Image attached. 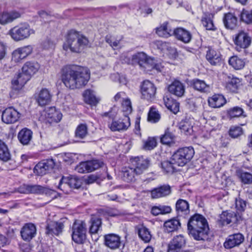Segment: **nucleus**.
Segmentation results:
<instances>
[{
	"instance_id": "59",
	"label": "nucleus",
	"mask_w": 252,
	"mask_h": 252,
	"mask_svg": "<svg viewBox=\"0 0 252 252\" xmlns=\"http://www.w3.org/2000/svg\"><path fill=\"white\" fill-rule=\"evenodd\" d=\"M157 146V141L154 138H149L145 142L144 148L146 150H151Z\"/></svg>"
},
{
	"instance_id": "61",
	"label": "nucleus",
	"mask_w": 252,
	"mask_h": 252,
	"mask_svg": "<svg viewBox=\"0 0 252 252\" xmlns=\"http://www.w3.org/2000/svg\"><path fill=\"white\" fill-rule=\"evenodd\" d=\"M188 108L191 111H195L198 108L197 99H190L187 104Z\"/></svg>"
},
{
	"instance_id": "12",
	"label": "nucleus",
	"mask_w": 252,
	"mask_h": 252,
	"mask_svg": "<svg viewBox=\"0 0 252 252\" xmlns=\"http://www.w3.org/2000/svg\"><path fill=\"white\" fill-rule=\"evenodd\" d=\"M82 185L81 179L76 175H70L68 177H63L61 179L58 188L61 190L64 191L66 186L70 188L79 189Z\"/></svg>"
},
{
	"instance_id": "14",
	"label": "nucleus",
	"mask_w": 252,
	"mask_h": 252,
	"mask_svg": "<svg viewBox=\"0 0 252 252\" xmlns=\"http://www.w3.org/2000/svg\"><path fill=\"white\" fill-rule=\"evenodd\" d=\"M104 244L107 247L111 250L118 249L121 246H124L121 237L115 233H109L105 235L104 236Z\"/></svg>"
},
{
	"instance_id": "4",
	"label": "nucleus",
	"mask_w": 252,
	"mask_h": 252,
	"mask_svg": "<svg viewBox=\"0 0 252 252\" xmlns=\"http://www.w3.org/2000/svg\"><path fill=\"white\" fill-rule=\"evenodd\" d=\"M89 43L88 38L74 30L68 32L66 37V45L63 46L64 49L68 47L72 52L80 53Z\"/></svg>"
},
{
	"instance_id": "31",
	"label": "nucleus",
	"mask_w": 252,
	"mask_h": 252,
	"mask_svg": "<svg viewBox=\"0 0 252 252\" xmlns=\"http://www.w3.org/2000/svg\"><path fill=\"white\" fill-rule=\"evenodd\" d=\"M136 172L132 167H125L122 170V178L126 182H133L139 175Z\"/></svg>"
},
{
	"instance_id": "6",
	"label": "nucleus",
	"mask_w": 252,
	"mask_h": 252,
	"mask_svg": "<svg viewBox=\"0 0 252 252\" xmlns=\"http://www.w3.org/2000/svg\"><path fill=\"white\" fill-rule=\"evenodd\" d=\"M117 114L116 108H111L110 111L101 114L102 117L108 118L112 122L108 125L110 129L113 131L126 130L130 126L129 118L126 116L123 119L115 120Z\"/></svg>"
},
{
	"instance_id": "21",
	"label": "nucleus",
	"mask_w": 252,
	"mask_h": 252,
	"mask_svg": "<svg viewBox=\"0 0 252 252\" xmlns=\"http://www.w3.org/2000/svg\"><path fill=\"white\" fill-rule=\"evenodd\" d=\"M244 240V235L237 233L229 235L226 239L223 246L225 248L230 249L239 246Z\"/></svg>"
},
{
	"instance_id": "7",
	"label": "nucleus",
	"mask_w": 252,
	"mask_h": 252,
	"mask_svg": "<svg viewBox=\"0 0 252 252\" xmlns=\"http://www.w3.org/2000/svg\"><path fill=\"white\" fill-rule=\"evenodd\" d=\"M194 154V151L192 147H184L175 152L172 156L171 159L174 163L182 167L192 159Z\"/></svg>"
},
{
	"instance_id": "46",
	"label": "nucleus",
	"mask_w": 252,
	"mask_h": 252,
	"mask_svg": "<svg viewBox=\"0 0 252 252\" xmlns=\"http://www.w3.org/2000/svg\"><path fill=\"white\" fill-rule=\"evenodd\" d=\"M228 63L229 65L232 66L234 69L237 70L243 68L245 64L243 60L236 56H232L230 58Z\"/></svg>"
},
{
	"instance_id": "55",
	"label": "nucleus",
	"mask_w": 252,
	"mask_h": 252,
	"mask_svg": "<svg viewBox=\"0 0 252 252\" xmlns=\"http://www.w3.org/2000/svg\"><path fill=\"white\" fill-rule=\"evenodd\" d=\"M246 202L240 197L235 198V208L239 213L241 214L244 212L246 207Z\"/></svg>"
},
{
	"instance_id": "19",
	"label": "nucleus",
	"mask_w": 252,
	"mask_h": 252,
	"mask_svg": "<svg viewBox=\"0 0 252 252\" xmlns=\"http://www.w3.org/2000/svg\"><path fill=\"white\" fill-rule=\"evenodd\" d=\"M36 227L32 223L24 224L20 231L22 238L25 241L30 242L36 234Z\"/></svg>"
},
{
	"instance_id": "18",
	"label": "nucleus",
	"mask_w": 252,
	"mask_h": 252,
	"mask_svg": "<svg viewBox=\"0 0 252 252\" xmlns=\"http://www.w3.org/2000/svg\"><path fill=\"white\" fill-rule=\"evenodd\" d=\"M132 167L138 175L142 174L150 165V160L143 157H137L130 159Z\"/></svg>"
},
{
	"instance_id": "5",
	"label": "nucleus",
	"mask_w": 252,
	"mask_h": 252,
	"mask_svg": "<svg viewBox=\"0 0 252 252\" xmlns=\"http://www.w3.org/2000/svg\"><path fill=\"white\" fill-rule=\"evenodd\" d=\"M156 33L160 36L167 37L173 34L178 40L185 43H189L192 35L188 30L183 28H177L172 31L169 29L167 23H164L160 27L157 28Z\"/></svg>"
},
{
	"instance_id": "15",
	"label": "nucleus",
	"mask_w": 252,
	"mask_h": 252,
	"mask_svg": "<svg viewBox=\"0 0 252 252\" xmlns=\"http://www.w3.org/2000/svg\"><path fill=\"white\" fill-rule=\"evenodd\" d=\"M157 89L151 82L146 80L141 86L142 98L148 100H152L155 98Z\"/></svg>"
},
{
	"instance_id": "13",
	"label": "nucleus",
	"mask_w": 252,
	"mask_h": 252,
	"mask_svg": "<svg viewBox=\"0 0 252 252\" xmlns=\"http://www.w3.org/2000/svg\"><path fill=\"white\" fill-rule=\"evenodd\" d=\"M55 165V161L52 158L43 160L35 165L34 172L39 176H43L52 171Z\"/></svg>"
},
{
	"instance_id": "64",
	"label": "nucleus",
	"mask_w": 252,
	"mask_h": 252,
	"mask_svg": "<svg viewBox=\"0 0 252 252\" xmlns=\"http://www.w3.org/2000/svg\"><path fill=\"white\" fill-rule=\"evenodd\" d=\"M168 109L174 114H176L179 111V103L176 101L171 104V105L168 106Z\"/></svg>"
},
{
	"instance_id": "2",
	"label": "nucleus",
	"mask_w": 252,
	"mask_h": 252,
	"mask_svg": "<svg viewBox=\"0 0 252 252\" xmlns=\"http://www.w3.org/2000/svg\"><path fill=\"white\" fill-rule=\"evenodd\" d=\"M209 230L207 221L201 215L195 214L188 220L189 234L196 240H204L207 239Z\"/></svg>"
},
{
	"instance_id": "25",
	"label": "nucleus",
	"mask_w": 252,
	"mask_h": 252,
	"mask_svg": "<svg viewBox=\"0 0 252 252\" xmlns=\"http://www.w3.org/2000/svg\"><path fill=\"white\" fill-rule=\"evenodd\" d=\"M168 91L178 97H182L185 93V85L181 81L175 80L168 87Z\"/></svg>"
},
{
	"instance_id": "20",
	"label": "nucleus",
	"mask_w": 252,
	"mask_h": 252,
	"mask_svg": "<svg viewBox=\"0 0 252 252\" xmlns=\"http://www.w3.org/2000/svg\"><path fill=\"white\" fill-rule=\"evenodd\" d=\"M19 117L20 113L13 107H10L3 111L1 119L4 123L9 124L16 122Z\"/></svg>"
},
{
	"instance_id": "50",
	"label": "nucleus",
	"mask_w": 252,
	"mask_h": 252,
	"mask_svg": "<svg viewBox=\"0 0 252 252\" xmlns=\"http://www.w3.org/2000/svg\"><path fill=\"white\" fill-rule=\"evenodd\" d=\"M89 172L94 171L101 167L104 163L102 161L97 159H93L86 161Z\"/></svg>"
},
{
	"instance_id": "30",
	"label": "nucleus",
	"mask_w": 252,
	"mask_h": 252,
	"mask_svg": "<svg viewBox=\"0 0 252 252\" xmlns=\"http://www.w3.org/2000/svg\"><path fill=\"white\" fill-rule=\"evenodd\" d=\"M191 86L195 90L203 93L210 92V85L207 84L204 80L195 78L190 81Z\"/></svg>"
},
{
	"instance_id": "17",
	"label": "nucleus",
	"mask_w": 252,
	"mask_h": 252,
	"mask_svg": "<svg viewBox=\"0 0 252 252\" xmlns=\"http://www.w3.org/2000/svg\"><path fill=\"white\" fill-rule=\"evenodd\" d=\"M152 63V58L148 56L144 52H138L132 56L131 63L138 64L141 68L147 69Z\"/></svg>"
},
{
	"instance_id": "16",
	"label": "nucleus",
	"mask_w": 252,
	"mask_h": 252,
	"mask_svg": "<svg viewBox=\"0 0 252 252\" xmlns=\"http://www.w3.org/2000/svg\"><path fill=\"white\" fill-rule=\"evenodd\" d=\"M186 244V240L183 235H176L169 242L167 252H179Z\"/></svg>"
},
{
	"instance_id": "47",
	"label": "nucleus",
	"mask_w": 252,
	"mask_h": 252,
	"mask_svg": "<svg viewBox=\"0 0 252 252\" xmlns=\"http://www.w3.org/2000/svg\"><path fill=\"white\" fill-rule=\"evenodd\" d=\"M171 210V208L169 206L159 205L153 207L151 212L153 215L158 216L159 214L170 213Z\"/></svg>"
},
{
	"instance_id": "3",
	"label": "nucleus",
	"mask_w": 252,
	"mask_h": 252,
	"mask_svg": "<svg viewBox=\"0 0 252 252\" xmlns=\"http://www.w3.org/2000/svg\"><path fill=\"white\" fill-rule=\"evenodd\" d=\"M39 68V65L36 62H28L22 68V72L18 75L16 79L13 80L12 85L13 89H20L28 81L31 76L34 74Z\"/></svg>"
},
{
	"instance_id": "43",
	"label": "nucleus",
	"mask_w": 252,
	"mask_h": 252,
	"mask_svg": "<svg viewBox=\"0 0 252 252\" xmlns=\"http://www.w3.org/2000/svg\"><path fill=\"white\" fill-rule=\"evenodd\" d=\"M85 102L92 105H96L99 100L95 97L94 92L90 90H87L83 94Z\"/></svg>"
},
{
	"instance_id": "24",
	"label": "nucleus",
	"mask_w": 252,
	"mask_h": 252,
	"mask_svg": "<svg viewBox=\"0 0 252 252\" xmlns=\"http://www.w3.org/2000/svg\"><path fill=\"white\" fill-rule=\"evenodd\" d=\"M171 193V188L169 185H163L153 189L151 191V196L153 199L164 197Z\"/></svg>"
},
{
	"instance_id": "53",
	"label": "nucleus",
	"mask_w": 252,
	"mask_h": 252,
	"mask_svg": "<svg viewBox=\"0 0 252 252\" xmlns=\"http://www.w3.org/2000/svg\"><path fill=\"white\" fill-rule=\"evenodd\" d=\"M174 135L167 128L165 131L164 134L160 138V141L163 144H169L174 140Z\"/></svg>"
},
{
	"instance_id": "36",
	"label": "nucleus",
	"mask_w": 252,
	"mask_h": 252,
	"mask_svg": "<svg viewBox=\"0 0 252 252\" xmlns=\"http://www.w3.org/2000/svg\"><path fill=\"white\" fill-rule=\"evenodd\" d=\"M32 132L30 129L25 128L21 130L18 134V138L23 145H28L31 141Z\"/></svg>"
},
{
	"instance_id": "58",
	"label": "nucleus",
	"mask_w": 252,
	"mask_h": 252,
	"mask_svg": "<svg viewBox=\"0 0 252 252\" xmlns=\"http://www.w3.org/2000/svg\"><path fill=\"white\" fill-rule=\"evenodd\" d=\"M105 41L109 44L113 49L117 48L119 44L120 41L116 40L114 37L111 35H107L105 38Z\"/></svg>"
},
{
	"instance_id": "44",
	"label": "nucleus",
	"mask_w": 252,
	"mask_h": 252,
	"mask_svg": "<svg viewBox=\"0 0 252 252\" xmlns=\"http://www.w3.org/2000/svg\"><path fill=\"white\" fill-rule=\"evenodd\" d=\"M88 134V128L86 124H80L76 127L75 132V137L84 139Z\"/></svg>"
},
{
	"instance_id": "35",
	"label": "nucleus",
	"mask_w": 252,
	"mask_h": 252,
	"mask_svg": "<svg viewBox=\"0 0 252 252\" xmlns=\"http://www.w3.org/2000/svg\"><path fill=\"white\" fill-rule=\"evenodd\" d=\"M225 103L226 100L225 98L222 95L220 94H215L208 99L209 105L213 108L220 107Z\"/></svg>"
},
{
	"instance_id": "49",
	"label": "nucleus",
	"mask_w": 252,
	"mask_h": 252,
	"mask_svg": "<svg viewBox=\"0 0 252 252\" xmlns=\"http://www.w3.org/2000/svg\"><path fill=\"white\" fill-rule=\"evenodd\" d=\"M90 222V232L92 234L97 233L99 228L101 227V219L96 217H93L91 218Z\"/></svg>"
},
{
	"instance_id": "51",
	"label": "nucleus",
	"mask_w": 252,
	"mask_h": 252,
	"mask_svg": "<svg viewBox=\"0 0 252 252\" xmlns=\"http://www.w3.org/2000/svg\"><path fill=\"white\" fill-rule=\"evenodd\" d=\"M160 119V116L158 111H157L156 108L152 107L148 113V121L153 123H156L158 122Z\"/></svg>"
},
{
	"instance_id": "23",
	"label": "nucleus",
	"mask_w": 252,
	"mask_h": 252,
	"mask_svg": "<svg viewBox=\"0 0 252 252\" xmlns=\"http://www.w3.org/2000/svg\"><path fill=\"white\" fill-rule=\"evenodd\" d=\"M32 50L33 48L31 45L19 48L13 52L12 60L15 62H19L31 54Z\"/></svg>"
},
{
	"instance_id": "26",
	"label": "nucleus",
	"mask_w": 252,
	"mask_h": 252,
	"mask_svg": "<svg viewBox=\"0 0 252 252\" xmlns=\"http://www.w3.org/2000/svg\"><path fill=\"white\" fill-rule=\"evenodd\" d=\"M234 42L237 47L245 49L251 44V38L247 33L241 32L236 36Z\"/></svg>"
},
{
	"instance_id": "37",
	"label": "nucleus",
	"mask_w": 252,
	"mask_h": 252,
	"mask_svg": "<svg viewBox=\"0 0 252 252\" xmlns=\"http://www.w3.org/2000/svg\"><path fill=\"white\" fill-rule=\"evenodd\" d=\"M206 58L210 64L213 65H217L221 61L220 53L211 48H209L207 51Z\"/></svg>"
},
{
	"instance_id": "27",
	"label": "nucleus",
	"mask_w": 252,
	"mask_h": 252,
	"mask_svg": "<svg viewBox=\"0 0 252 252\" xmlns=\"http://www.w3.org/2000/svg\"><path fill=\"white\" fill-rule=\"evenodd\" d=\"M20 16L21 14L16 11L1 12H0V24L5 25L11 23Z\"/></svg>"
},
{
	"instance_id": "52",
	"label": "nucleus",
	"mask_w": 252,
	"mask_h": 252,
	"mask_svg": "<svg viewBox=\"0 0 252 252\" xmlns=\"http://www.w3.org/2000/svg\"><path fill=\"white\" fill-rule=\"evenodd\" d=\"M244 112L243 109L238 106L231 108L227 111V114L231 118H237L243 116Z\"/></svg>"
},
{
	"instance_id": "56",
	"label": "nucleus",
	"mask_w": 252,
	"mask_h": 252,
	"mask_svg": "<svg viewBox=\"0 0 252 252\" xmlns=\"http://www.w3.org/2000/svg\"><path fill=\"white\" fill-rule=\"evenodd\" d=\"M123 111L126 113V115H128L132 112V106L130 100L128 98H126L122 102Z\"/></svg>"
},
{
	"instance_id": "57",
	"label": "nucleus",
	"mask_w": 252,
	"mask_h": 252,
	"mask_svg": "<svg viewBox=\"0 0 252 252\" xmlns=\"http://www.w3.org/2000/svg\"><path fill=\"white\" fill-rule=\"evenodd\" d=\"M174 164L171 159V161H164L161 163V167L167 173H172L174 171L173 164Z\"/></svg>"
},
{
	"instance_id": "10",
	"label": "nucleus",
	"mask_w": 252,
	"mask_h": 252,
	"mask_svg": "<svg viewBox=\"0 0 252 252\" xmlns=\"http://www.w3.org/2000/svg\"><path fill=\"white\" fill-rule=\"evenodd\" d=\"M18 191L24 194H50L53 190L39 185L23 184L18 188Z\"/></svg>"
},
{
	"instance_id": "39",
	"label": "nucleus",
	"mask_w": 252,
	"mask_h": 252,
	"mask_svg": "<svg viewBox=\"0 0 252 252\" xmlns=\"http://www.w3.org/2000/svg\"><path fill=\"white\" fill-rule=\"evenodd\" d=\"M226 83L225 88L230 93H237L240 86V80L239 78L232 76Z\"/></svg>"
},
{
	"instance_id": "41",
	"label": "nucleus",
	"mask_w": 252,
	"mask_h": 252,
	"mask_svg": "<svg viewBox=\"0 0 252 252\" xmlns=\"http://www.w3.org/2000/svg\"><path fill=\"white\" fill-rule=\"evenodd\" d=\"M62 114L57 110L55 107H50L46 111L47 118L50 119L52 122L58 123L62 118Z\"/></svg>"
},
{
	"instance_id": "45",
	"label": "nucleus",
	"mask_w": 252,
	"mask_h": 252,
	"mask_svg": "<svg viewBox=\"0 0 252 252\" xmlns=\"http://www.w3.org/2000/svg\"><path fill=\"white\" fill-rule=\"evenodd\" d=\"M236 175L243 184H252V174L242 170H238L236 171Z\"/></svg>"
},
{
	"instance_id": "34",
	"label": "nucleus",
	"mask_w": 252,
	"mask_h": 252,
	"mask_svg": "<svg viewBox=\"0 0 252 252\" xmlns=\"http://www.w3.org/2000/svg\"><path fill=\"white\" fill-rule=\"evenodd\" d=\"M214 15L210 13H204L201 18V23L207 30L216 31V27L214 24Z\"/></svg>"
},
{
	"instance_id": "9",
	"label": "nucleus",
	"mask_w": 252,
	"mask_h": 252,
	"mask_svg": "<svg viewBox=\"0 0 252 252\" xmlns=\"http://www.w3.org/2000/svg\"><path fill=\"white\" fill-rule=\"evenodd\" d=\"M34 32V31L30 28L29 25L25 24L16 26L9 31L11 37L16 41L26 39Z\"/></svg>"
},
{
	"instance_id": "32",
	"label": "nucleus",
	"mask_w": 252,
	"mask_h": 252,
	"mask_svg": "<svg viewBox=\"0 0 252 252\" xmlns=\"http://www.w3.org/2000/svg\"><path fill=\"white\" fill-rule=\"evenodd\" d=\"M223 22L226 29L233 30L235 29L237 25L238 19L234 14L227 13L224 15Z\"/></svg>"
},
{
	"instance_id": "60",
	"label": "nucleus",
	"mask_w": 252,
	"mask_h": 252,
	"mask_svg": "<svg viewBox=\"0 0 252 252\" xmlns=\"http://www.w3.org/2000/svg\"><path fill=\"white\" fill-rule=\"evenodd\" d=\"M75 170L80 173L89 172L86 161L80 163L79 164L76 166Z\"/></svg>"
},
{
	"instance_id": "8",
	"label": "nucleus",
	"mask_w": 252,
	"mask_h": 252,
	"mask_svg": "<svg viewBox=\"0 0 252 252\" xmlns=\"http://www.w3.org/2000/svg\"><path fill=\"white\" fill-rule=\"evenodd\" d=\"M86 223L80 220H76L72 227V239L77 244H83L86 238Z\"/></svg>"
},
{
	"instance_id": "29",
	"label": "nucleus",
	"mask_w": 252,
	"mask_h": 252,
	"mask_svg": "<svg viewBox=\"0 0 252 252\" xmlns=\"http://www.w3.org/2000/svg\"><path fill=\"white\" fill-rule=\"evenodd\" d=\"M176 211L179 216L184 217L189 214L190 210L189 202L184 199H178L176 203Z\"/></svg>"
},
{
	"instance_id": "40",
	"label": "nucleus",
	"mask_w": 252,
	"mask_h": 252,
	"mask_svg": "<svg viewBox=\"0 0 252 252\" xmlns=\"http://www.w3.org/2000/svg\"><path fill=\"white\" fill-rule=\"evenodd\" d=\"M11 154L7 145L0 139V160L7 162L10 160Z\"/></svg>"
},
{
	"instance_id": "63",
	"label": "nucleus",
	"mask_w": 252,
	"mask_h": 252,
	"mask_svg": "<svg viewBox=\"0 0 252 252\" xmlns=\"http://www.w3.org/2000/svg\"><path fill=\"white\" fill-rule=\"evenodd\" d=\"M7 51V46L5 44L0 42V60L4 58Z\"/></svg>"
},
{
	"instance_id": "28",
	"label": "nucleus",
	"mask_w": 252,
	"mask_h": 252,
	"mask_svg": "<svg viewBox=\"0 0 252 252\" xmlns=\"http://www.w3.org/2000/svg\"><path fill=\"white\" fill-rule=\"evenodd\" d=\"M193 119L186 117L179 124V128L185 134L191 135L193 132Z\"/></svg>"
},
{
	"instance_id": "38",
	"label": "nucleus",
	"mask_w": 252,
	"mask_h": 252,
	"mask_svg": "<svg viewBox=\"0 0 252 252\" xmlns=\"http://www.w3.org/2000/svg\"><path fill=\"white\" fill-rule=\"evenodd\" d=\"M181 226V223L177 219H173L166 221L164 223V231L170 233L177 230Z\"/></svg>"
},
{
	"instance_id": "11",
	"label": "nucleus",
	"mask_w": 252,
	"mask_h": 252,
	"mask_svg": "<svg viewBox=\"0 0 252 252\" xmlns=\"http://www.w3.org/2000/svg\"><path fill=\"white\" fill-rule=\"evenodd\" d=\"M242 220V214L238 212H235L232 211H223L220 215V221L223 225L230 224H238Z\"/></svg>"
},
{
	"instance_id": "62",
	"label": "nucleus",
	"mask_w": 252,
	"mask_h": 252,
	"mask_svg": "<svg viewBox=\"0 0 252 252\" xmlns=\"http://www.w3.org/2000/svg\"><path fill=\"white\" fill-rule=\"evenodd\" d=\"M163 68V66L160 63H156L154 59L152 58V63L149 64L147 70L156 69L158 71L160 72Z\"/></svg>"
},
{
	"instance_id": "42",
	"label": "nucleus",
	"mask_w": 252,
	"mask_h": 252,
	"mask_svg": "<svg viewBox=\"0 0 252 252\" xmlns=\"http://www.w3.org/2000/svg\"><path fill=\"white\" fill-rule=\"evenodd\" d=\"M138 234L139 237L145 243L149 242L152 238V235L149 229L144 225L139 226Z\"/></svg>"
},
{
	"instance_id": "1",
	"label": "nucleus",
	"mask_w": 252,
	"mask_h": 252,
	"mask_svg": "<svg viewBox=\"0 0 252 252\" xmlns=\"http://www.w3.org/2000/svg\"><path fill=\"white\" fill-rule=\"evenodd\" d=\"M90 78L87 68L76 65H67L61 70V79L64 85L70 89L81 88L87 84Z\"/></svg>"
},
{
	"instance_id": "54",
	"label": "nucleus",
	"mask_w": 252,
	"mask_h": 252,
	"mask_svg": "<svg viewBox=\"0 0 252 252\" xmlns=\"http://www.w3.org/2000/svg\"><path fill=\"white\" fill-rule=\"evenodd\" d=\"M240 19L246 24H252V11L243 10L240 14Z\"/></svg>"
},
{
	"instance_id": "33",
	"label": "nucleus",
	"mask_w": 252,
	"mask_h": 252,
	"mask_svg": "<svg viewBox=\"0 0 252 252\" xmlns=\"http://www.w3.org/2000/svg\"><path fill=\"white\" fill-rule=\"evenodd\" d=\"M52 95L48 90L42 89L39 93L36 100L40 106H45L49 104L51 101Z\"/></svg>"
},
{
	"instance_id": "22",
	"label": "nucleus",
	"mask_w": 252,
	"mask_h": 252,
	"mask_svg": "<svg viewBox=\"0 0 252 252\" xmlns=\"http://www.w3.org/2000/svg\"><path fill=\"white\" fill-rule=\"evenodd\" d=\"M64 224L61 221H50L46 226L45 233L48 236H58L63 232Z\"/></svg>"
},
{
	"instance_id": "48",
	"label": "nucleus",
	"mask_w": 252,
	"mask_h": 252,
	"mask_svg": "<svg viewBox=\"0 0 252 252\" xmlns=\"http://www.w3.org/2000/svg\"><path fill=\"white\" fill-rule=\"evenodd\" d=\"M228 134L232 138H239L244 134V130L240 126H232L229 129Z\"/></svg>"
}]
</instances>
